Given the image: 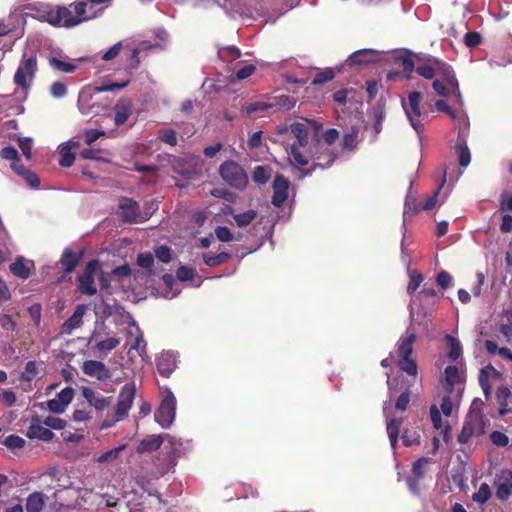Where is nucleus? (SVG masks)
<instances>
[{
  "label": "nucleus",
  "mask_w": 512,
  "mask_h": 512,
  "mask_svg": "<svg viewBox=\"0 0 512 512\" xmlns=\"http://www.w3.org/2000/svg\"><path fill=\"white\" fill-rule=\"evenodd\" d=\"M290 131L295 138H303L309 135L306 124L301 122H294L290 125Z\"/></svg>",
  "instance_id": "0e129e2a"
},
{
  "label": "nucleus",
  "mask_w": 512,
  "mask_h": 512,
  "mask_svg": "<svg viewBox=\"0 0 512 512\" xmlns=\"http://www.w3.org/2000/svg\"><path fill=\"white\" fill-rule=\"evenodd\" d=\"M446 384L449 386L448 391L451 392L453 386L460 382L459 370L456 366L449 365L445 368Z\"/></svg>",
  "instance_id": "a19ab883"
},
{
  "label": "nucleus",
  "mask_w": 512,
  "mask_h": 512,
  "mask_svg": "<svg viewBox=\"0 0 512 512\" xmlns=\"http://www.w3.org/2000/svg\"><path fill=\"white\" fill-rule=\"evenodd\" d=\"M432 87L435 90L436 94L442 97H446L448 95H452L451 88L442 80L436 79L432 83Z\"/></svg>",
  "instance_id": "e2e57ef3"
},
{
  "label": "nucleus",
  "mask_w": 512,
  "mask_h": 512,
  "mask_svg": "<svg viewBox=\"0 0 512 512\" xmlns=\"http://www.w3.org/2000/svg\"><path fill=\"white\" fill-rule=\"evenodd\" d=\"M512 397L511 391L506 386H500L496 391V400L499 404V414L501 416L506 415L509 412L507 408L509 405V399Z\"/></svg>",
  "instance_id": "c756f323"
},
{
  "label": "nucleus",
  "mask_w": 512,
  "mask_h": 512,
  "mask_svg": "<svg viewBox=\"0 0 512 512\" xmlns=\"http://www.w3.org/2000/svg\"><path fill=\"white\" fill-rule=\"evenodd\" d=\"M307 156L313 164L307 169L300 170V178L311 176L317 168L327 169L331 167L337 158L336 153L329 147L322 145L318 138L314 139L307 148Z\"/></svg>",
  "instance_id": "f03ea898"
},
{
  "label": "nucleus",
  "mask_w": 512,
  "mask_h": 512,
  "mask_svg": "<svg viewBox=\"0 0 512 512\" xmlns=\"http://www.w3.org/2000/svg\"><path fill=\"white\" fill-rule=\"evenodd\" d=\"M153 250H154L155 257L160 262L168 264L171 261V259H172L171 249L167 245L156 246V247H154Z\"/></svg>",
  "instance_id": "3c124183"
},
{
  "label": "nucleus",
  "mask_w": 512,
  "mask_h": 512,
  "mask_svg": "<svg viewBox=\"0 0 512 512\" xmlns=\"http://www.w3.org/2000/svg\"><path fill=\"white\" fill-rule=\"evenodd\" d=\"M267 110H273L269 97L266 100H258L252 102L245 107V112L248 116H253L258 112H263Z\"/></svg>",
  "instance_id": "c9c22d12"
},
{
  "label": "nucleus",
  "mask_w": 512,
  "mask_h": 512,
  "mask_svg": "<svg viewBox=\"0 0 512 512\" xmlns=\"http://www.w3.org/2000/svg\"><path fill=\"white\" fill-rule=\"evenodd\" d=\"M256 216L257 212L250 209L243 213L233 215V219L238 227H246L256 218Z\"/></svg>",
  "instance_id": "79ce46f5"
},
{
  "label": "nucleus",
  "mask_w": 512,
  "mask_h": 512,
  "mask_svg": "<svg viewBox=\"0 0 512 512\" xmlns=\"http://www.w3.org/2000/svg\"><path fill=\"white\" fill-rule=\"evenodd\" d=\"M512 495V471L502 470L496 482V496L501 501H506Z\"/></svg>",
  "instance_id": "a211bd4d"
},
{
  "label": "nucleus",
  "mask_w": 512,
  "mask_h": 512,
  "mask_svg": "<svg viewBox=\"0 0 512 512\" xmlns=\"http://www.w3.org/2000/svg\"><path fill=\"white\" fill-rule=\"evenodd\" d=\"M18 146L27 160L32 158V139L23 137L18 139Z\"/></svg>",
  "instance_id": "680f3d73"
},
{
  "label": "nucleus",
  "mask_w": 512,
  "mask_h": 512,
  "mask_svg": "<svg viewBox=\"0 0 512 512\" xmlns=\"http://www.w3.org/2000/svg\"><path fill=\"white\" fill-rule=\"evenodd\" d=\"M37 374V363L35 361H28L25 365L24 372L20 376V379L23 381L31 382L37 376Z\"/></svg>",
  "instance_id": "603ef678"
},
{
  "label": "nucleus",
  "mask_w": 512,
  "mask_h": 512,
  "mask_svg": "<svg viewBox=\"0 0 512 512\" xmlns=\"http://www.w3.org/2000/svg\"><path fill=\"white\" fill-rule=\"evenodd\" d=\"M115 118L114 122L116 126L123 125L130 115L132 114V102L129 99L122 98L118 100L114 107Z\"/></svg>",
  "instance_id": "b1692460"
},
{
  "label": "nucleus",
  "mask_w": 512,
  "mask_h": 512,
  "mask_svg": "<svg viewBox=\"0 0 512 512\" xmlns=\"http://www.w3.org/2000/svg\"><path fill=\"white\" fill-rule=\"evenodd\" d=\"M482 42V35L477 31H469L464 35V43L469 48H474Z\"/></svg>",
  "instance_id": "4d7b16f0"
},
{
  "label": "nucleus",
  "mask_w": 512,
  "mask_h": 512,
  "mask_svg": "<svg viewBox=\"0 0 512 512\" xmlns=\"http://www.w3.org/2000/svg\"><path fill=\"white\" fill-rule=\"evenodd\" d=\"M82 370L84 374L96 377L100 381H106L111 377V372L106 365L97 360H86L83 363Z\"/></svg>",
  "instance_id": "dca6fc26"
},
{
  "label": "nucleus",
  "mask_w": 512,
  "mask_h": 512,
  "mask_svg": "<svg viewBox=\"0 0 512 512\" xmlns=\"http://www.w3.org/2000/svg\"><path fill=\"white\" fill-rule=\"evenodd\" d=\"M359 144V128L352 126L350 130L344 133L340 146L343 150L354 151Z\"/></svg>",
  "instance_id": "c85d7f7f"
},
{
  "label": "nucleus",
  "mask_w": 512,
  "mask_h": 512,
  "mask_svg": "<svg viewBox=\"0 0 512 512\" xmlns=\"http://www.w3.org/2000/svg\"><path fill=\"white\" fill-rule=\"evenodd\" d=\"M402 423H403V420L401 418H392L387 423V433L389 436L391 446L394 449L398 442L399 432H400Z\"/></svg>",
  "instance_id": "f704fd0d"
},
{
  "label": "nucleus",
  "mask_w": 512,
  "mask_h": 512,
  "mask_svg": "<svg viewBox=\"0 0 512 512\" xmlns=\"http://www.w3.org/2000/svg\"><path fill=\"white\" fill-rule=\"evenodd\" d=\"M436 62L437 59L433 57H429L426 61H423L418 58L416 65V72L421 77L431 80L436 76Z\"/></svg>",
  "instance_id": "bb28decb"
},
{
  "label": "nucleus",
  "mask_w": 512,
  "mask_h": 512,
  "mask_svg": "<svg viewBox=\"0 0 512 512\" xmlns=\"http://www.w3.org/2000/svg\"><path fill=\"white\" fill-rule=\"evenodd\" d=\"M442 186H439L438 189L433 193V195L429 196L423 204L419 208H415L412 213L418 212L419 210H425L429 211L435 207L438 201V195L439 191L441 190Z\"/></svg>",
  "instance_id": "6e6d98bb"
},
{
  "label": "nucleus",
  "mask_w": 512,
  "mask_h": 512,
  "mask_svg": "<svg viewBox=\"0 0 512 512\" xmlns=\"http://www.w3.org/2000/svg\"><path fill=\"white\" fill-rule=\"evenodd\" d=\"M78 142H71V145L63 146L60 149V159H59V165L62 167H70L73 165L75 161V155L72 152V147H78Z\"/></svg>",
  "instance_id": "2f4dec72"
},
{
  "label": "nucleus",
  "mask_w": 512,
  "mask_h": 512,
  "mask_svg": "<svg viewBox=\"0 0 512 512\" xmlns=\"http://www.w3.org/2000/svg\"><path fill=\"white\" fill-rule=\"evenodd\" d=\"M436 76L440 77V80L444 81L451 88L452 95L455 96L457 101L461 104L462 95L453 68L446 62L437 59Z\"/></svg>",
  "instance_id": "9b49d317"
},
{
  "label": "nucleus",
  "mask_w": 512,
  "mask_h": 512,
  "mask_svg": "<svg viewBox=\"0 0 512 512\" xmlns=\"http://www.w3.org/2000/svg\"><path fill=\"white\" fill-rule=\"evenodd\" d=\"M120 344V338L111 337L96 343L95 349L105 354L114 350Z\"/></svg>",
  "instance_id": "c03bdc74"
},
{
  "label": "nucleus",
  "mask_w": 512,
  "mask_h": 512,
  "mask_svg": "<svg viewBox=\"0 0 512 512\" xmlns=\"http://www.w3.org/2000/svg\"><path fill=\"white\" fill-rule=\"evenodd\" d=\"M158 138L170 146H176L177 145V135L176 132L172 129H165L161 130L159 132Z\"/></svg>",
  "instance_id": "052dcab7"
},
{
  "label": "nucleus",
  "mask_w": 512,
  "mask_h": 512,
  "mask_svg": "<svg viewBox=\"0 0 512 512\" xmlns=\"http://www.w3.org/2000/svg\"><path fill=\"white\" fill-rule=\"evenodd\" d=\"M119 208L124 222L139 223L142 221L140 207L135 200L124 197L119 202Z\"/></svg>",
  "instance_id": "4468645a"
},
{
  "label": "nucleus",
  "mask_w": 512,
  "mask_h": 512,
  "mask_svg": "<svg viewBox=\"0 0 512 512\" xmlns=\"http://www.w3.org/2000/svg\"><path fill=\"white\" fill-rule=\"evenodd\" d=\"M25 443L26 442L22 437L14 434L7 436L3 441V445L11 450L23 448Z\"/></svg>",
  "instance_id": "864d4df0"
},
{
  "label": "nucleus",
  "mask_w": 512,
  "mask_h": 512,
  "mask_svg": "<svg viewBox=\"0 0 512 512\" xmlns=\"http://www.w3.org/2000/svg\"><path fill=\"white\" fill-rule=\"evenodd\" d=\"M171 167L175 173L187 179H192L198 173L199 159L194 156L173 157Z\"/></svg>",
  "instance_id": "f8f14e48"
},
{
  "label": "nucleus",
  "mask_w": 512,
  "mask_h": 512,
  "mask_svg": "<svg viewBox=\"0 0 512 512\" xmlns=\"http://www.w3.org/2000/svg\"><path fill=\"white\" fill-rule=\"evenodd\" d=\"M87 310L84 304H80L76 307L73 314L65 321L64 327L68 330L79 327L82 324V318Z\"/></svg>",
  "instance_id": "7c9ffc66"
},
{
  "label": "nucleus",
  "mask_w": 512,
  "mask_h": 512,
  "mask_svg": "<svg viewBox=\"0 0 512 512\" xmlns=\"http://www.w3.org/2000/svg\"><path fill=\"white\" fill-rule=\"evenodd\" d=\"M490 439L494 445L499 446V447H505L509 443L508 436L505 433H503L501 431H497V430L493 431L490 434Z\"/></svg>",
  "instance_id": "69168bd1"
},
{
  "label": "nucleus",
  "mask_w": 512,
  "mask_h": 512,
  "mask_svg": "<svg viewBox=\"0 0 512 512\" xmlns=\"http://www.w3.org/2000/svg\"><path fill=\"white\" fill-rule=\"evenodd\" d=\"M222 180L236 190H244L248 183V175L245 169L233 160L224 161L219 167Z\"/></svg>",
  "instance_id": "39448f33"
},
{
  "label": "nucleus",
  "mask_w": 512,
  "mask_h": 512,
  "mask_svg": "<svg viewBox=\"0 0 512 512\" xmlns=\"http://www.w3.org/2000/svg\"><path fill=\"white\" fill-rule=\"evenodd\" d=\"M416 65L414 60L410 56L403 57L401 59V67L404 77L410 79L413 71H416Z\"/></svg>",
  "instance_id": "13d9d810"
},
{
  "label": "nucleus",
  "mask_w": 512,
  "mask_h": 512,
  "mask_svg": "<svg viewBox=\"0 0 512 512\" xmlns=\"http://www.w3.org/2000/svg\"><path fill=\"white\" fill-rule=\"evenodd\" d=\"M377 51L373 49H362L352 53L346 60L349 66L363 65L374 62Z\"/></svg>",
  "instance_id": "393cba45"
},
{
  "label": "nucleus",
  "mask_w": 512,
  "mask_h": 512,
  "mask_svg": "<svg viewBox=\"0 0 512 512\" xmlns=\"http://www.w3.org/2000/svg\"><path fill=\"white\" fill-rule=\"evenodd\" d=\"M70 16V8L58 6L56 9L44 10L41 17L52 26H63L66 28V19Z\"/></svg>",
  "instance_id": "f3484780"
},
{
  "label": "nucleus",
  "mask_w": 512,
  "mask_h": 512,
  "mask_svg": "<svg viewBox=\"0 0 512 512\" xmlns=\"http://www.w3.org/2000/svg\"><path fill=\"white\" fill-rule=\"evenodd\" d=\"M423 281V275L419 272H412L410 274V280L407 286V293L409 295H414V293L417 291V289L420 287L421 283Z\"/></svg>",
  "instance_id": "5fc2aeb1"
},
{
  "label": "nucleus",
  "mask_w": 512,
  "mask_h": 512,
  "mask_svg": "<svg viewBox=\"0 0 512 512\" xmlns=\"http://www.w3.org/2000/svg\"><path fill=\"white\" fill-rule=\"evenodd\" d=\"M136 394V386L134 382L126 383L120 390L118 395L117 406L114 414L107 415L101 428H111L117 422L123 420L129 413Z\"/></svg>",
  "instance_id": "20e7f679"
},
{
  "label": "nucleus",
  "mask_w": 512,
  "mask_h": 512,
  "mask_svg": "<svg viewBox=\"0 0 512 512\" xmlns=\"http://www.w3.org/2000/svg\"><path fill=\"white\" fill-rule=\"evenodd\" d=\"M43 424L48 427V429H54V430H62L66 427V421L64 419H61L59 417L55 416H47Z\"/></svg>",
  "instance_id": "bf43d9fd"
},
{
  "label": "nucleus",
  "mask_w": 512,
  "mask_h": 512,
  "mask_svg": "<svg viewBox=\"0 0 512 512\" xmlns=\"http://www.w3.org/2000/svg\"><path fill=\"white\" fill-rule=\"evenodd\" d=\"M415 341V332L407 330L406 333L400 337L397 343V366L400 370L406 372L410 376H416L418 372L417 363L412 358L413 344Z\"/></svg>",
  "instance_id": "7ed1b4c3"
},
{
  "label": "nucleus",
  "mask_w": 512,
  "mask_h": 512,
  "mask_svg": "<svg viewBox=\"0 0 512 512\" xmlns=\"http://www.w3.org/2000/svg\"><path fill=\"white\" fill-rule=\"evenodd\" d=\"M231 258L227 252H221L217 255L203 254V261L209 267H216L226 263Z\"/></svg>",
  "instance_id": "58836bf2"
},
{
  "label": "nucleus",
  "mask_w": 512,
  "mask_h": 512,
  "mask_svg": "<svg viewBox=\"0 0 512 512\" xmlns=\"http://www.w3.org/2000/svg\"><path fill=\"white\" fill-rule=\"evenodd\" d=\"M163 440L161 435H150L138 443L136 452L145 454L157 451L163 444Z\"/></svg>",
  "instance_id": "a878e982"
},
{
  "label": "nucleus",
  "mask_w": 512,
  "mask_h": 512,
  "mask_svg": "<svg viewBox=\"0 0 512 512\" xmlns=\"http://www.w3.org/2000/svg\"><path fill=\"white\" fill-rule=\"evenodd\" d=\"M290 182L289 180L281 174H277L273 181V195L271 203L280 208L283 206L285 201L288 198V189Z\"/></svg>",
  "instance_id": "2eb2a0df"
},
{
  "label": "nucleus",
  "mask_w": 512,
  "mask_h": 512,
  "mask_svg": "<svg viewBox=\"0 0 512 512\" xmlns=\"http://www.w3.org/2000/svg\"><path fill=\"white\" fill-rule=\"evenodd\" d=\"M419 298L422 303L434 305L439 301V295L435 288L427 284L424 285L423 289L419 292Z\"/></svg>",
  "instance_id": "4c0bfd02"
},
{
  "label": "nucleus",
  "mask_w": 512,
  "mask_h": 512,
  "mask_svg": "<svg viewBox=\"0 0 512 512\" xmlns=\"http://www.w3.org/2000/svg\"><path fill=\"white\" fill-rule=\"evenodd\" d=\"M273 107V111H279L281 109L290 110L295 105V100L289 95H280L269 97Z\"/></svg>",
  "instance_id": "72a5a7b5"
},
{
  "label": "nucleus",
  "mask_w": 512,
  "mask_h": 512,
  "mask_svg": "<svg viewBox=\"0 0 512 512\" xmlns=\"http://www.w3.org/2000/svg\"><path fill=\"white\" fill-rule=\"evenodd\" d=\"M37 72V57L35 54L24 53L20 64L14 74V83L23 90H27Z\"/></svg>",
  "instance_id": "0eeeda50"
},
{
  "label": "nucleus",
  "mask_w": 512,
  "mask_h": 512,
  "mask_svg": "<svg viewBox=\"0 0 512 512\" xmlns=\"http://www.w3.org/2000/svg\"><path fill=\"white\" fill-rule=\"evenodd\" d=\"M70 7L73 8L76 15H73L70 10V16L66 19V28L75 27L82 22L98 17V13L92 12L86 0H77Z\"/></svg>",
  "instance_id": "9d476101"
},
{
  "label": "nucleus",
  "mask_w": 512,
  "mask_h": 512,
  "mask_svg": "<svg viewBox=\"0 0 512 512\" xmlns=\"http://www.w3.org/2000/svg\"><path fill=\"white\" fill-rule=\"evenodd\" d=\"M49 63L54 69L65 73H72L77 68L75 64L62 61L56 57L50 58Z\"/></svg>",
  "instance_id": "de8ad7c7"
},
{
  "label": "nucleus",
  "mask_w": 512,
  "mask_h": 512,
  "mask_svg": "<svg viewBox=\"0 0 512 512\" xmlns=\"http://www.w3.org/2000/svg\"><path fill=\"white\" fill-rule=\"evenodd\" d=\"M459 165L461 167H467L471 161L470 150L466 145L459 146L458 149Z\"/></svg>",
  "instance_id": "774afa93"
},
{
  "label": "nucleus",
  "mask_w": 512,
  "mask_h": 512,
  "mask_svg": "<svg viewBox=\"0 0 512 512\" xmlns=\"http://www.w3.org/2000/svg\"><path fill=\"white\" fill-rule=\"evenodd\" d=\"M272 175V168L268 165L256 166L252 173V179L256 184H266Z\"/></svg>",
  "instance_id": "473e14b6"
},
{
  "label": "nucleus",
  "mask_w": 512,
  "mask_h": 512,
  "mask_svg": "<svg viewBox=\"0 0 512 512\" xmlns=\"http://www.w3.org/2000/svg\"><path fill=\"white\" fill-rule=\"evenodd\" d=\"M482 405L483 401L481 399H475L473 401L462 429L458 434L457 440L459 443L466 444L470 442L472 438H478L485 434L488 421L484 418L480 409Z\"/></svg>",
  "instance_id": "f257e3e1"
},
{
  "label": "nucleus",
  "mask_w": 512,
  "mask_h": 512,
  "mask_svg": "<svg viewBox=\"0 0 512 512\" xmlns=\"http://www.w3.org/2000/svg\"><path fill=\"white\" fill-rule=\"evenodd\" d=\"M82 395L96 410L103 411L111 404V397H104L90 387L82 388Z\"/></svg>",
  "instance_id": "aec40b11"
},
{
  "label": "nucleus",
  "mask_w": 512,
  "mask_h": 512,
  "mask_svg": "<svg viewBox=\"0 0 512 512\" xmlns=\"http://www.w3.org/2000/svg\"><path fill=\"white\" fill-rule=\"evenodd\" d=\"M100 269V261L98 259L89 260L81 275L77 278V289L80 294L93 296L97 293L95 286V275Z\"/></svg>",
  "instance_id": "6e6552de"
},
{
  "label": "nucleus",
  "mask_w": 512,
  "mask_h": 512,
  "mask_svg": "<svg viewBox=\"0 0 512 512\" xmlns=\"http://www.w3.org/2000/svg\"><path fill=\"white\" fill-rule=\"evenodd\" d=\"M46 495L42 492H33L26 499V512H42L45 506Z\"/></svg>",
  "instance_id": "cd10ccee"
},
{
  "label": "nucleus",
  "mask_w": 512,
  "mask_h": 512,
  "mask_svg": "<svg viewBox=\"0 0 512 512\" xmlns=\"http://www.w3.org/2000/svg\"><path fill=\"white\" fill-rule=\"evenodd\" d=\"M84 251L81 250L79 252H74L70 248H66L60 258V264L63 267V271L65 274H69L75 270V268L79 265L81 259L83 258Z\"/></svg>",
  "instance_id": "6ab92c4d"
},
{
  "label": "nucleus",
  "mask_w": 512,
  "mask_h": 512,
  "mask_svg": "<svg viewBox=\"0 0 512 512\" xmlns=\"http://www.w3.org/2000/svg\"><path fill=\"white\" fill-rule=\"evenodd\" d=\"M308 145V136L303 138H296L295 141L290 144L287 152L289 154L290 164L294 167H306L309 164V157L307 153L304 154L301 149L306 148Z\"/></svg>",
  "instance_id": "ddd939ff"
},
{
  "label": "nucleus",
  "mask_w": 512,
  "mask_h": 512,
  "mask_svg": "<svg viewBox=\"0 0 512 512\" xmlns=\"http://www.w3.org/2000/svg\"><path fill=\"white\" fill-rule=\"evenodd\" d=\"M218 54L221 59L227 62H232L241 57L240 49L234 45L220 49Z\"/></svg>",
  "instance_id": "37998d69"
},
{
  "label": "nucleus",
  "mask_w": 512,
  "mask_h": 512,
  "mask_svg": "<svg viewBox=\"0 0 512 512\" xmlns=\"http://www.w3.org/2000/svg\"><path fill=\"white\" fill-rule=\"evenodd\" d=\"M335 78V71L332 68H326L315 75L312 80L313 85H321Z\"/></svg>",
  "instance_id": "8fccbe9b"
},
{
  "label": "nucleus",
  "mask_w": 512,
  "mask_h": 512,
  "mask_svg": "<svg viewBox=\"0 0 512 512\" xmlns=\"http://www.w3.org/2000/svg\"><path fill=\"white\" fill-rule=\"evenodd\" d=\"M215 235L221 242H230L234 239L232 232L226 226H217L215 228Z\"/></svg>",
  "instance_id": "338daca9"
},
{
  "label": "nucleus",
  "mask_w": 512,
  "mask_h": 512,
  "mask_svg": "<svg viewBox=\"0 0 512 512\" xmlns=\"http://www.w3.org/2000/svg\"><path fill=\"white\" fill-rule=\"evenodd\" d=\"M422 94L418 91L409 93L407 100H402V107L410 121L411 126L418 135L424 132V125L420 120L421 109L420 102Z\"/></svg>",
  "instance_id": "1a4fd4ad"
},
{
  "label": "nucleus",
  "mask_w": 512,
  "mask_h": 512,
  "mask_svg": "<svg viewBox=\"0 0 512 512\" xmlns=\"http://www.w3.org/2000/svg\"><path fill=\"white\" fill-rule=\"evenodd\" d=\"M161 403L155 412V421L162 428H169L176 415V398L173 392L167 387H161Z\"/></svg>",
  "instance_id": "423d86ee"
},
{
  "label": "nucleus",
  "mask_w": 512,
  "mask_h": 512,
  "mask_svg": "<svg viewBox=\"0 0 512 512\" xmlns=\"http://www.w3.org/2000/svg\"><path fill=\"white\" fill-rule=\"evenodd\" d=\"M26 436L29 439H39L42 441H50L54 437V433L41 425L39 419H33L32 423L27 429Z\"/></svg>",
  "instance_id": "4be33fe9"
},
{
  "label": "nucleus",
  "mask_w": 512,
  "mask_h": 512,
  "mask_svg": "<svg viewBox=\"0 0 512 512\" xmlns=\"http://www.w3.org/2000/svg\"><path fill=\"white\" fill-rule=\"evenodd\" d=\"M33 266L34 263L32 261L26 260L24 257L19 256L9 266V270L14 276L25 280L30 277L31 268Z\"/></svg>",
  "instance_id": "5701e85b"
},
{
  "label": "nucleus",
  "mask_w": 512,
  "mask_h": 512,
  "mask_svg": "<svg viewBox=\"0 0 512 512\" xmlns=\"http://www.w3.org/2000/svg\"><path fill=\"white\" fill-rule=\"evenodd\" d=\"M488 371H491L494 374L498 373L497 370L492 365H488L480 370L479 384L486 396L489 394V391H490V382H489Z\"/></svg>",
  "instance_id": "ea45409f"
},
{
  "label": "nucleus",
  "mask_w": 512,
  "mask_h": 512,
  "mask_svg": "<svg viewBox=\"0 0 512 512\" xmlns=\"http://www.w3.org/2000/svg\"><path fill=\"white\" fill-rule=\"evenodd\" d=\"M156 367L158 373L168 378L176 368V359L170 352L161 353L156 359Z\"/></svg>",
  "instance_id": "412c9836"
},
{
  "label": "nucleus",
  "mask_w": 512,
  "mask_h": 512,
  "mask_svg": "<svg viewBox=\"0 0 512 512\" xmlns=\"http://www.w3.org/2000/svg\"><path fill=\"white\" fill-rule=\"evenodd\" d=\"M445 340L449 345L448 358L453 362L457 361L462 355V346L460 341L451 335H446Z\"/></svg>",
  "instance_id": "e433bc0d"
},
{
  "label": "nucleus",
  "mask_w": 512,
  "mask_h": 512,
  "mask_svg": "<svg viewBox=\"0 0 512 512\" xmlns=\"http://www.w3.org/2000/svg\"><path fill=\"white\" fill-rule=\"evenodd\" d=\"M491 498V490L487 483H482L476 493L473 494V501L485 504Z\"/></svg>",
  "instance_id": "49530a36"
},
{
  "label": "nucleus",
  "mask_w": 512,
  "mask_h": 512,
  "mask_svg": "<svg viewBox=\"0 0 512 512\" xmlns=\"http://www.w3.org/2000/svg\"><path fill=\"white\" fill-rule=\"evenodd\" d=\"M430 462L427 457H421L416 460L412 465L411 475L416 479H422L425 474V466Z\"/></svg>",
  "instance_id": "09e8293b"
},
{
  "label": "nucleus",
  "mask_w": 512,
  "mask_h": 512,
  "mask_svg": "<svg viewBox=\"0 0 512 512\" xmlns=\"http://www.w3.org/2000/svg\"><path fill=\"white\" fill-rule=\"evenodd\" d=\"M137 265L141 268L148 270V274L152 275V266L154 264V257L151 253H139L136 259Z\"/></svg>",
  "instance_id": "a18cd8bd"
}]
</instances>
